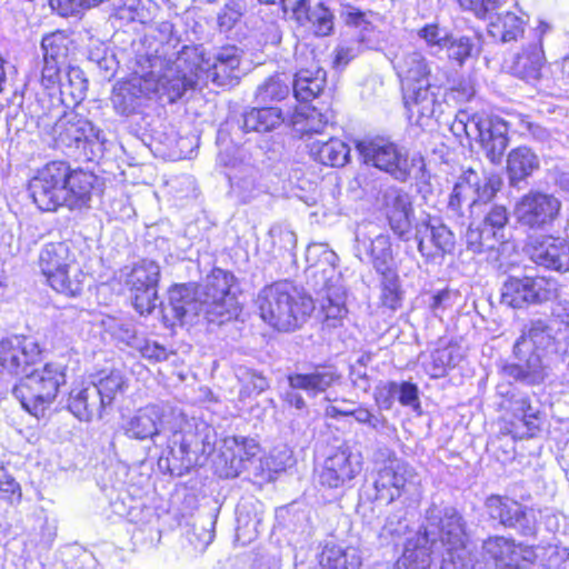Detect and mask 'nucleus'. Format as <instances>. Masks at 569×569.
<instances>
[{
	"instance_id": "54",
	"label": "nucleus",
	"mask_w": 569,
	"mask_h": 569,
	"mask_svg": "<svg viewBox=\"0 0 569 569\" xmlns=\"http://www.w3.org/2000/svg\"><path fill=\"white\" fill-rule=\"evenodd\" d=\"M238 377L242 382L240 395H259L269 387L268 380L263 376L250 369H239Z\"/></svg>"
},
{
	"instance_id": "24",
	"label": "nucleus",
	"mask_w": 569,
	"mask_h": 569,
	"mask_svg": "<svg viewBox=\"0 0 569 569\" xmlns=\"http://www.w3.org/2000/svg\"><path fill=\"white\" fill-rule=\"evenodd\" d=\"M154 32V38L160 46L156 49L154 54L147 57L148 68H151L153 73H163L168 68H176L174 61L181 51V49L177 50L180 40L174 34L173 24L170 21L157 23Z\"/></svg>"
},
{
	"instance_id": "58",
	"label": "nucleus",
	"mask_w": 569,
	"mask_h": 569,
	"mask_svg": "<svg viewBox=\"0 0 569 569\" xmlns=\"http://www.w3.org/2000/svg\"><path fill=\"white\" fill-rule=\"evenodd\" d=\"M141 4L142 0H112L114 17L126 21L141 19Z\"/></svg>"
},
{
	"instance_id": "33",
	"label": "nucleus",
	"mask_w": 569,
	"mask_h": 569,
	"mask_svg": "<svg viewBox=\"0 0 569 569\" xmlns=\"http://www.w3.org/2000/svg\"><path fill=\"white\" fill-rule=\"evenodd\" d=\"M482 557L486 560H491L496 569H508L509 567L519 566L515 540L501 536L489 537L483 541Z\"/></svg>"
},
{
	"instance_id": "30",
	"label": "nucleus",
	"mask_w": 569,
	"mask_h": 569,
	"mask_svg": "<svg viewBox=\"0 0 569 569\" xmlns=\"http://www.w3.org/2000/svg\"><path fill=\"white\" fill-rule=\"evenodd\" d=\"M326 281L320 289V307L327 320H340L347 313L346 290L338 277H325Z\"/></svg>"
},
{
	"instance_id": "61",
	"label": "nucleus",
	"mask_w": 569,
	"mask_h": 569,
	"mask_svg": "<svg viewBox=\"0 0 569 569\" xmlns=\"http://www.w3.org/2000/svg\"><path fill=\"white\" fill-rule=\"evenodd\" d=\"M140 355L149 360L163 361L168 358L167 349L156 341L141 338L134 348Z\"/></svg>"
},
{
	"instance_id": "42",
	"label": "nucleus",
	"mask_w": 569,
	"mask_h": 569,
	"mask_svg": "<svg viewBox=\"0 0 569 569\" xmlns=\"http://www.w3.org/2000/svg\"><path fill=\"white\" fill-rule=\"evenodd\" d=\"M310 150L315 159L326 166L343 167L349 161L350 148L340 139L315 141Z\"/></svg>"
},
{
	"instance_id": "32",
	"label": "nucleus",
	"mask_w": 569,
	"mask_h": 569,
	"mask_svg": "<svg viewBox=\"0 0 569 569\" xmlns=\"http://www.w3.org/2000/svg\"><path fill=\"white\" fill-rule=\"evenodd\" d=\"M58 88L60 98L57 104L76 107L86 98L88 80L79 67L68 66Z\"/></svg>"
},
{
	"instance_id": "6",
	"label": "nucleus",
	"mask_w": 569,
	"mask_h": 569,
	"mask_svg": "<svg viewBox=\"0 0 569 569\" xmlns=\"http://www.w3.org/2000/svg\"><path fill=\"white\" fill-rule=\"evenodd\" d=\"M41 111L34 110L38 126L49 129L56 147L87 149L100 142V130L91 121L74 111L61 113L59 104H54L51 98L38 100Z\"/></svg>"
},
{
	"instance_id": "51",
	"label": "nucleus",
	"mask_w": 569,
	"mask_h": 569,
	"mask_svg": "<svg viewBox=\"0 0 569 569\" xmlns=\"http://www.w3.org/2000/svg\"><path fill=\"white\" fill-rule=\"evenodd\" d=\"M541 569H569V549L558 545H546L541 549Z\"/></svg>"
},
{
	"instance_id": "28",
	"label": "nucleus",
	"mask_w": 569,
	"mask_h": 569,
	"mask_svg": "<svg viewBox=\"0 0 569 569\" xmlns=\"http://www.w3.org/2000/svg\"><path fill=\"white\" fill-rule=\"evenodd\" d=\"M94 179V176L89 172L69 168L64 188V207L70 210L89 207Z\"/></svg>"
},
{
	"instance_id": "12",
	"label": "nucleus",
	"mask_w": 569,
	"mask_h": 569,
	"mask_svg": "<svg viewBox=\"0 0 569 569\" xmlns=\"http://www.w3.org/2000/svg\"><path fill=\"white\" fill-rule=\"evenodd\" d=\"M357 149L365 163L372 164L401 182L407 181L412 173L418 177L425 168L421 157L409 159L400 147L383 138L359 141Z\"/></svg>"
},
{
	"instance_id": "34",
	"label": "nucleus",
	"mask_w": 569,
	"mask_h": 569,
	"mask_svg": "<svg viewBox=\"0 0 569 569\" xmlns=\"http://www.w3.org/2000/svg\"><path fill=\"white\" fill-rule=\"evenodd\" d=\"M546 59L540 40L523 48L515 57L512 63L513 73L527 81L538 80L541 77V70Z\"/></svg>"
},
{
	"instance_id": "59",
	"label": "nucleus",
	"mask_w": 569,
	"mask_h": 569,
	"mask_svg": "<svg viewBox=\"0 0 569 569\" xmlns=\"http://www.w3.org/2000/svg\"><path fill=\"white\" fill-rule=\"evenodd\" d=\"M64 64L43 59V67L41 69V86L46 90L58 88L61 81V69Z\"/></svg>"
},
{
	"instance_id": "36",
	"label": "nucleus",
	"mask_w": 569,
	"mask_h": 569,
	"mask_svg": "<svg viewBox=\"0 0 569 569\" xmlns=\"http://www.w3.org/2000/svg\"><path fill=\"white\" fill-rule=\"evenodd\" d=\"M68 409L81 421H89L96 415L101 416V402L97 399L94 387L74 388L69 393Z\"/></svg>"
},
{
	"instance_id": "25",
	"label": "nucleus",
	"mask_w": 569,
	"mask_h": 569,
	"mask_svg": "<svg viewBox=\"0 0 569 569\" xmlns=\"http://www.w3.org/2000/svg\"><path fill=\"white\" fill-rule=\"evenodd\" d=\"M167 317H172L180 323L188 318L204 313V309L199 299L198 290L187 284H177L169 290V301L164 307Z\"/></svg>"
},
{
	"instance_id": "13",
	"label": "nucleus",
	"mask_w": 569,
	"mask_h": 569,
	"mask_svg": "<svg viewBox=\"0 0 569 569\" xmlns=\"http://www.w3.org/2000/svg\"><path fill=\"white\" fill-rule=\"evenodd\" d=\"M510 126L499 117L477 112L465 121V136L469 139L470 148L478 143L492 163H499L509 143L507 134Z\"/></svg>"
},
{
	"instance_id": "46",
	"label": "nucleus",
	"mask_w": 569,
	"mask_h": 569,
	"mask_svg": "<svg viewBox=\"0 0 569 569\" xmlns=\"http://www.w3.org/2000/svg\"><path fill=\"white\" fill-rule=\"evenodd\" d=\"M252 8V0H227L217 14L220 32H228Z\"/></svg>"
},
{
	"instance_id": "3",
	"label": "nucleus",
	"mask_w": 569,
	"mask_h": 569,
	"mask_svg": "<svg viewBox=\"0 0 569 569\" xmlns=\"http://www.w3.org/2000/svg\"><path fill=\"white\" fill-rule=\"evenodd\" d=\"M174 64V79L189 82L186 92L209 82L218 87H232L238 83L241 74L240 50L231 46L221 48L211 62L204 58L202 48L183 44Z\"/></svg>"
},
{
	"instance_id": "22",
	"label": "nucleus",
	"mask_w": 569,
	"mask_h": 569,
	"mask_svg": "<svg viewBox=\"0 0 569 569\" xmlns=\"http://www.w3.org/2000/svg\"><path fill=\"white\" fill-rule=\"evenodd\" d=\"M530 259L538 266L556 271L569 269V244L565 239L541 237L528 248Z\"/></svg>"
},
{
	"instance_id": "55",
	"label": "nucleus",
	"mask_w": 569,
	"mask_h": 569,
	"mask_svg": "<svg viewBox=\"0 0 569 569\" xmlns=\"http://www.w3.org/2000/svg\"><path fill=\"white\" fill-rule=\"evenodd\" d=\"M329 116L312 108L307 111L302 121L297 120L296 124L300 126L299 130L303 134L321 133L329 124Z\"/></svg>"
},
{
	"instance_id": "37",
	"label": "nucleus",
	"mask_w": 569,
	"mask_h": 569,
	"mask_svg": "<svg viewBox=\"0 0 569 569\" xmlns=\"http://www.w3.org/2000/svg\"><path fill=\"white\" fill-rule=\"evenodd\" d=\"M393 67L402 86L425 81L430 73L426 59L417 51L397 56L393 60Z\"/></svg>"
},
{
	"instance_id": "19",
	"label": "nucleus",
	"mask_w": 569,
	"mask_h": 569,
	"mask_svg": "<svg viewBox=\"0 0 569 569\" xmlns=\"http://www.w3.org/2000/svg\"><path fill=\"white\" fill-rule=\"evenodd\" d=\"M560 207V201L552 194L530 191L517 202L515 214L521 224L543 229L555 221Z\"/></svg>"
},
{
	"instance_id": "57",
	"label": "nucleus",
	"mask_w": 569,
	"mask_h": 569,
	"mask_svg": "<svg viewBox=\"0 0 569 569\" xmlns=\"http://www.w3.org/2000/svg\"><path fill=\"white\" fill-rule=\"evenodd\" d=\"M397 400L406 407L417 409L420 407L418 387L409 381H396Z\"/></svg>"
},
{
	"instance_id": "29",
	"label": "nucleus",
	"mask_w": 569,
	"mask_h": 569,
	"mask_svg": "<svg viewBox=\"0 0 569 569\" xmlns=\"http://www.w3.org/2000/svg\"><path fill=\"white\" fill-rule=\"evenodd\" d=\"M406 108L420 118H431L436 111L437 98L431 91L429 79L417 81L415 84L402 86Z\"/></svg>"
},
{
	"instance_id": "7",
	"label": "nucleus",
	"mask_w": 569,
	"mask_h": 569,
	"mask_svg": "<svg viewBox=\"0 0 569 569\" xmlns=\"http://www.w3.org/2000/svg\"><path fill=\"white\" fill-rule=\"evenodd\" d=\"M216 435L211 427L186 422L174 431L169 441L167 457H160L159 466L171 475L182 476L199 462L200 456H209L214 450Z\"/></svg>"
},
{
	"instance_id": "40",
	"label": "nucleus",
	"mask_w": 569,
	"mask_h": 569,
	"mask_svg": "<svg viewBox=\"0 0 569 569\" xmlns=\"http://www.w3.org/2000/svg\"><path fill=\"white\" fill-rule=\"evenodd\" d=\"M367 254L369 256L373 269L381 277L397 272L390 237L388 234L380 233L370 239L367 247Z\"/></svg>"
},
{
	"instance_id": "16",
	"label": "nucleus",
	"mask_w": 569,
	"mask_h": 569,
	"mask_svg": "<svg viewBox=\"0 0 569 569\" xmlns=\"http://www.w3.org/2000/svg\"><path fill=\"white\" fill-rule=\"evenodd\" d=\"M41 350L29 337L13 336L0 341V372L20 378L21 381L39 363Z\"/></svg>"
},
{
	"instance_id": "8",
	"label": "nucleus",
	"mask_w": 569,
	"mask_h": 569,
	"mask_svg": "<svg viewBox=\"0 0 569 569\" xmlns=\"http://www.w3.org/2000/svg\"><path fill=\"white\" fill-rule=\"evenodd\" d=\"M465 199L470 200L472 218L466 234L468 250L480 252L483 248L492 249V228H485L473 216L495 197L501 187V178L495 173H486L481 168L477 170L470 167L465 170Z\"/></svg>"
},
{
	"instance_id": "1",
	"label": "nucleus",
	"mask_w": 569,
	"mask_h": 569,
	"mask_svg": "<svg viewBox=\"0 0 569 569\" xmlns=\"http://www.w3.org/2000/svg\"><path fill=\"white\" fill-rule=\"evenodd\" d=\"M516 362L505 363L501 373L527 386L542 383L552 371L569 376V329H556L546 319H531L513 343Z\"/></svg>"
},
{
	"instance_id": "4",
	"label": "nucleus",
	"mask_w": 569,
	"mask_h": 569,
	"mask_svg": "<svg viewBox=\"0 0 569 569\" xmlns=\"http://www.w3.org/2000/svg\"><path fill=\"white\" fill-rule=\"evenodd\" d=\"M257 305L262 320L284 332L300 328L315 310L312 298L289 282L263 288Z\"/></svg>"
},
{
	"instance_id": "27",
	"label": "nucleus",
	"mask_w": 569,
	"mask_h": 569,
	"mask_svg": "<svg viewBox=\"0 0 569 569\" xmlns=\"http://www.w3.org/2000/svg\"><path fill=\"white\" fill-rule=\"evenodd\" d=\"M224 447L226 450L222 456L226 462H229V467L222 475L226 478L238 477L246 469V463L259 451V447L253 439L243 437L227 439Z\"/></svg>"
},
{
	"instance_id": "35",
	"label": "nucleus",
	"mask_w": 569,
	"mask_h": 569,
	"mask_svg": "<svg viewBox=\"0 0 569 569\" xmlns=\"http://www.w3.org/2000/svg\"><path fill=\"white\" fill-rule=\"evenodd\" d=\"M326 76V71L318 66L300 69L292 83L297 100L308 102L317 98L325 89Z\"/></svg>"
},
{
	"instance_id": "31",
	"label": "nucleus",
	"mask_w": 569,
	"mask_h": 569,
	"mask_svg": "<svg viewBox=\"0 0 569 569\" xmlns=\"http://www.w3.org/2000/svg\"><path fill=\"white\" fill-rule=\"evenodd\" d=\"M539 159L527 147H519L510 151L507 159L509 182L520 189L521 183L539 168Z\"/></svg>"
},
{
	"instance_id": "50",
	"label": "nucleus",
	"mask_w": 569,
	"mask_h": 569,
	"mask_svg": "<svg viewBox=\"0 0 569 569\" xmlns=\"http://www.w3.org/2000/svg\"><path fill=\"white\" fill-rule=\"evenodd\" d=\"M113 512L121 517H126L129 522L136 525H144L150 522L153 512L151 508L146 507L142 503H136L132 506L126 507L122 500H116L111 503Z\"/></svg>"
},
{
	"instance_id": "45",
	"label": "nucleus",
	"mask_w": 569,
	"mask_h": 569,
	"mask_svg": "<svg viewBox=\"0 0 569 569\" xmlns=\"http://www.w3.org/2000/svg\"><path fill=\"white\" fill-rule=\"evenodd\" d=\"M70 44L71 40L62 31H56L44 36L41 41L43 59L66 64Z\"/></svg>"
},
{
	"instance_id": "23",
	"label": "nucleus",
	"mask_w": 569,
	"mask_h": 569,
	"mask_svg": "<svg viewBox=\"0 0 569 569\" xmlns=\"http://www.w3.org/2000/svg\"><path fill=\"white\" fill-rule=\"evenodd\" d=\"M341 375L333 366L317 365L308 372H296L288 376L291 389L303 390L309 397L325 393L329 388L339 383Z\"/></svg>"
},
{
	"instance_id": "21",
	"label": "nucleus",
	"mask_w": 569,
	"mask_h": 569,
	"mask_svg": "<svg viewBox=\"0 0 569 569\" xmlns=\"http://www.w3.org/2000/svg\"><path fill=\"white\" fill-rule=\"evenodd\" d=\"M168 408L163 405H148L138 409L122 425L127 437L137 440L154 439L164 430Z\"/></svg>"
},
{
	"instance_id": "17",
	"label": "nucleus",
	"mask_w": 569,
	"mask_h": 569,
	"mask_svg": "<svg viewBox=\"0 0 569 569\" xmlns=\"http://www.w3.org/2000/svg\"><path fill=\"white\" fill-rule=\"evenodd\" d=\"M387 459L377 468V477L373 486L376 499L391 503L399 498L408 483L412 482L416 473L413 468L406 461L399 459L393 452L386 449Z\"/></svg>"
},
{
	"instance_id": "56",
	"label": "nucleus",
	"mask_w": 569,
	"mask_h": 569,
	"mask_svg": "<svg viewBox=\"0 0 569 569\" xmlns=\"http://www.w3.org/2000/svg\"><path fill=\"white\" fill-rule=\"evenodd\" d=\"M133 307L140 315H149L157 307L158 290L146 289V290H131Z\"/></svg>"
},
{
	"instance_id": "10",
	"label": "nucleus",
	"mask_w": 569,
	"mask_h": 569,
	"mask_svg": "<svg viewBox=\"0 0 569 569\" xmlns=\"http://www.w3.org/2000/svg\"><path fill=\"white\" fill-rule=\"evenodd\" d=\"M39 267L57 292L68 297L81 295L86 274L67 242L47 243L40 251Z\"/></svg>"
},
{
	"instance_id": "49",
	"label": "nucleus",
	"mask_w": 569,
	"mask_h": 569,
	"mask_svg": "<svg viewBox=\"0 0 569 569\" xmlns=\"http://www.w3.org/2000/svg\"><path fill=\"white\" fill-rule=\"evenodd\" d=\"M290 88L286 78L281 76H271L256 90V100L258 103H271L281 101L288 97Z\"/></svg>"
},
{
	"instance_id": "20",
	"label": "nucleus",
	"mask_w": 569,
	"mask_h": 569,
	"mask_svg": "<svg viewBox=\"0 0 569 569\" xmlns=\"http://www.w3.org/2000/svg\"><path fill=\"white\" fill-rule=\"evenodd\" d=\"M361 469V453L347 446L339 447L325 460L319 482L331 489L342 488L353 480Z\"/></svg>"
},
{
	"instance_id": "2",
	"label": "nucleus",
	"mask_w": 569,
	"mask_h": 569,
	"mask_svg": "<svg viewBox=\"0 0 569 569\" xmlns=\"http://www.w3.org/2000/svg\"><path fill=\"white\" fill-rule=\"evenodd\" d=\"M438 539L446 547L440 569H462V523L453 508L443 510L439 523L429 522L423 530L407 540L395 569H428L431 550Z\"/></svg>"
},
{
	"instance_id": "52",
	"label": "nucleus",
	"mask_w": 569,
	"mask_h": 569,
	"mask_svg": "<svg viewBox=\"0 0 569 569\" xmlns=\"http://www.w3.org/2000/svg\"><path fill=\"white\" fill-rule=\"evenodd\" d=\"M381 301L391 310H397L401 305V292L397 272L381 277Z\"/></svg>"
},
{
	"instance_id": "38",
	"label": "nucleus",
	"mask_w": 569,
	"mask_h": 569,
	"mask_svg": "<svg viewBox=\"0 0 569 569\" xmlns=\"http://www.w3.org/2000/svg\"><path fill=\"white\" fill-rule=\"evenodd\" d=\"M283 122L279 108H252L242 114L240 128L243 132H269Z\"/></svg>"
},
{
	"instance_id": "15",
	"label": "nucleus",
	"mask_w": 569,
	"mask_h": 569,
	"mask_svg": "<svg viewBox=\"0 0 569 569\" xmlns=\"http://www.w3.org/2000/svg\"><path fill=\"white\" fill-rule=\"evenodd\" d=\"M557 282L546 277L508 278L501 288V302L511 308L542 303L556 296Z\"/></svg>"
},
{
	"instance_id": "41",
	"label": "nucleus",
	"mask_w": 569,
	"mask_h": 569,
	"mask_svg": "<svg viewBox=\"0 0 569 569\" xmlns=\"http://www.w3.org/2000/svg\"><path fill=\"white\" fill-rule=\"evenodd\" d=\"M490 19L489 34L503 43L517 40L525 31L523 20L513 12H497Z\"/></svg>"
},
{
	"instance_id": "5",
	"label": "nucleus",
	"mask_w": 569,
	"mask_h": 569,
	"mask_svg": "<svg viewBox=\"0 0 569 569\" xmlns=\"http://www.w3.org/2000/svg\"><path fill=\"white\" fill-rule=\"evenodd\" d=\"M189 82L174 79L173 68H168L161 72L149 71L143 76H133L126 81L114 84L111 102L117 113L130 116L139 111L144 101L151 94L157 93L167 97L169 102H176L186 93V86Z\"/></svg>"
},
{
	"instance_id": "18",
	"label": "nucleus",
	"mask_w": 569,
	"mask_h": 569,
	"mask_svg": "<svg viewBox=\"0 0 569 569\" xmlns=\"http://www.w3.org/2000/svg\"><path fill=\"white\" fill-rule=\"evenodd\" d=\"M487 513L506 528L518 530L522 536H535L537 526L531 509L508 497L490 496L485 503Z\"/></svg>"
},
{
	"instance_id": "60",
	"label": "nucleus",
	"mask_w": 569,
	"mask_h": 569,
	"mask_svg": "<svg viewBox=\"0 0 569 569\" xmlns=\"http://www.w3.org/2000/svg\"><path fill=\"white\" fill-rule=\"evenodd\" d=\"M507 221V209L502 206H496L483 216L480 223L485 228H492L495 239L497 237V232L506 226Z\"/></svg>"
},
{
	"instance_id": "26",
	"label": "nucleus",
	"mask_w": 569,
	"mask_h": 569,
	"mask_svg": "<svg viewBox=\"0 0 569 569\" xmlns=\"http://www.w3.org/2000/svg\"><path fill=\"white\" fill-rule=\"evenodd\" d=\"M418 249L422 256L435 257L451 251L453 233L445 224L429 221L417 229Z\"/></svg>"
},
{
	"instance_id": "48",
	"label": "nucleus",
	"mask_w": 569,
	"mask_h": 569,
	"mask_svg": "<svg viewBox=\"0 0 569 569\" xmlns=\"http://www.w3.org/2000/svg\"><path fill=\"white\" fill-rule=\"evenodd\" d=\"M89 386L94 387L97 399L101 402V407L104 408L112 403L119 392L123 391L124 379L120 371H111Z\"/></svg>"
},
{
	"instance_id": "62",
	"label": "nucleus",
	"mask_w": 569,
	"mask_h": 569,
	"mask_svg": "<svg viewBox=\"0 0 569 569\" xmlns=\"http://www.w3.org/2000/svg\"><path fill=\"white\" fill-rule=\"evenodd\" d=\"M0 493H3L11 503L19 502L22 496L20 485L4 468H0Z\"/></svg>"
},
{
	"instance_id": "9",
	"label": "nucleus",
	"mask_w": 569,
	"mask_h": 569,
	"mask_svg": "<svg viewBox=\"0 0 569 569\" xmlns=\"http://www.w3.org/2000/svg\"><path fill=\"white\" fill-rule=\"evenodd\" d=\"M66 383V366L58 362L32 368L16 386L13 392L22 407L34 417H43L54 401L59 388Z\"/></svg>"
},
{
	"instance_id": "64",
	"label": "nucleus",
	"mask_w": 569,
	"mask_h": 569,
	"mask_svg": "<svg viewBox=\"0 0 569 569\" xmlns=\"http://www.w3.org/2000/svg\"><path fill=\"white\" fill-rule=\"evenodd\" d=\"M112 336L131 348H136L141 337L137 336L136 327L131 322H118L112 328Z\"/></svg>"
},
{
	"instance_id": "39",
	"label": "nucleus",
	"mask_w": 569,
	"mask_h": 569,
	"mask_svg": "<svg viewBox=\"0 0 569 569\" xmlns=\"http://www.w3.org/2000/svg\"><path fill=\"white\" fill-rule=\"evenodd\" d=\"M361 563V556L355 547L326 545L320 557L322 569H359Z\"/></svg>"
},
{
	"instance_id": "14",
	"label": "nucleus",
	"mask_w": 569,
	"mask_h": 569,
	"mask_svg": "<svg viewBox=\"0 0 569 569\" xmlns=\"http://www.w3.org/2000/svg\"><path fill=\"white\" fill-rule=\"evenodd\" d=\"M69 166L63 161L47 163L29 182V192L36 206L42 211H56L64 207L66 179Z\"/></svg>"
},
{
	"instance_id": "11",
	"label": "nucleus",
	"mask_w": 569,
	"mask_h": 569,
	"mask_svg": "<svg viewBox=\"0 0 569 569\" xmlns=\"http://www.w3.org/2000/svg\"><path fill=\"white\" fill-rule=\"evenodd\" d=\"M234 282L236 278L231 272L214 268L196 287L208 322L220 326L238 317L240 307L232 292Z\"/></svg>"
},
{
	"instance_id": "47",
	"label": "nucleus",
	"mask_w": 569,
	"mask_h": 569,
	"mask_svg": "<svg viewBox=\"0 0 569 569\" xmlns=\"http://www.w3.org/2000/svg\"><path fill=\"white\" fill-rule=\"evenodd\" d=\"M515 417L518 423L521 425L526 430H516L515 437L530 438L533 437L536 431L539 430V417L538 411L530 405L528 397H521L515 401Z\"/></svg>"
},
{
	"instance_id": "44",
	"label": "nucleus",
	"mask_w": 569,
	"mask_h": 569,
	"mask_svg": "<svg viewBox=\"0 0 569 569\" xmlns=\"http://www.w3.org/2000/svg\"><path fill=\"white\" fill-rule=\"evenodd\" d=\"M306 11L307 18L298 20L299 24H309L318 37L329 36L333 31L335 16L322 2H318L313 7L309 6Z\"/></svg>"
},
{
	"instance_id": "43",
	"label": "nucleus",
	"mask_w": 569,
	"mask_h": 569,
	"mask_svg": "<svg viewBox=\"0 0 569 569\" xmlns=\"http://www.w3.org/2000/svg\"><path fill=\"white\" fill-rule=\"evenodd\" d=\"M160 268L152 260H141L131 270L127 283L130 290H146L158 288Z\"/></svg>"
},
{
	"instance_id": "63",
	"label": "nucleus",
	"mask_w": 569,
	"mask_h": 569,
	"mask_svg": "<svg viewBox=\"0 0 569 569\" xmlns=\"http://www.w3.org/2000/svg\"><path fill=\"white\" fill-rule=\"evenodd\" d=\"M418 36L423 39L428 47H446L450 41V36H440V31L437 24H426L423 28L418 30Z\"/></svg>"
},
{
	"instance_id": "53",
	"label": "nucleus",
	"mask_w": 569,
	"mask_h": 569,
	"mask_svg": "<svg viewBox=\"0 0 569 569\" xmlns=\"http://www.w3.org/2000/svg\"><path fill=\"white\" fill-rule=\"evenodd\" d=\"M381 201L387 214L392 212L411 211L408 193L396 187L387 188L381 194Z\"/></svg>"
}]
</instances>
